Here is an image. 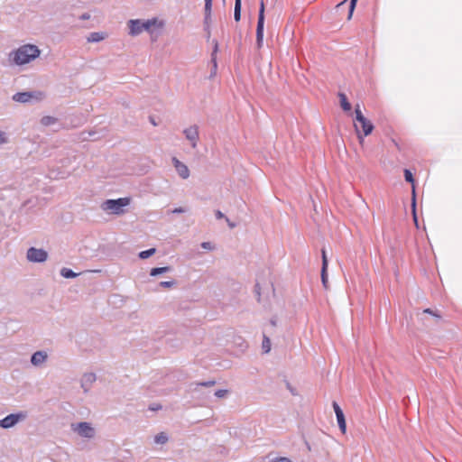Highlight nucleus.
I'll list each match as a JSON object with an SVG mask.
<instances>
[{
  "mask_svg": "<svg viewBox=\"0 0 462 462\" xmlns=\"http://www.w3.org/2000/svg\"><path fill=\"white\" fill-rule=\"evenodd\" d=\"M81 18H82V19H84V20H85V19H88V18H89V14H83V15L81 16Z\"/></svg>",
  "mask_w": 462,
  "mask_h": 462,
  "instance_id": "nucleus-41",
  "label": "nucleus"
},
{
  "mask_svg": "<svg viewBox=\"0 0 462 462\" xmlns=\"http://www.w3.org/2000/svg\"><path fill=\"white\" fill-rule=\"evenodd\" d=\"M327 270L328 269H324V267L321 268V282L325 289H328V282Z\"/></svg>",
  "mask_w": 462,
  "mask_h": 462,
  "instance_id": "nucleus-24",
  "label": "nucleus"
},
{
  "mask_svg": "<svg viewBox=\"0 0 462 462\" xmlns=\"http://www.w3.org/2000/svg\"><path fill=\"white\" fill-rule=\"evenodd\" d=\"M355 115L354 127L357 139L362 144L365 141V137L371 134L374 127L373 123L363 115L360 105L356 106Z\"/></svg>",
  "mask_w": 462,
  "mask_h": 462,
  "instance_id": "nucleus-2",
  "label": "nucleus"
},
{
  "mask_svg": "<svg viewBox=\"0 0 462 462\" xmlns=\"http://www.w3.org/2000/svg\"><path fill=\"white\" fill-rule=\"evenodd\" d=\"M7 142V137L5 133L0 132V144L5 143Z\"/></svg>",
  "mask_w": 462,
  "mask_h": 462,
  "instance_id": "nucleus-33",
  "label": "nucleus"
},
{
  "mask_svg": "<svg viewBox=\"0 0 462 462\" xmlns=\"http://www.w3.org/2000/svg\"><path fill=\"white\" fill-rule=\"evenodd\" d=\"M32 97L40 100L43 97V94L42 92H18L13 96V99L19 103H26Z\"/></svg>",
  "mask_w": 462,
  "mask_h": 462,
  "instance_id": "nucleus-8",
  "label": "nucleus"
},
{
  "mask_svg": "<svg viewBox=\"0 0 462 462\" xmlns=\"http://www.w3.org/2000/svg\"><path fill=\"white\" fill-rule=\"evenodd\" d=\"M172 163L175 167V170L177 171L180 177L186 180L189 177V170L186 164L181 162L179 159L176 157L172 158Z\"/></svg>",
  "mask_w": 462,
  "mask_h": 462,
  "instance_id": "nucleus-12",
  "label": "nucleus"
},
{
  "mask_svg": "<svg viewBox=\"0 0 462 462\" xmlns=\"http://www.w3.org/2000/svg\"><path fill=\"white\" fill-rule=\"evenodd\" d=\"M86 379H87L88 381H90V382H91V381H94V380H95V375H93V374L86 375Z\"/></svg>",
  "mask_w": 462,
  "mask_h": 462,
  "instance_id": "nucleus-38",
  "label": "nucleus"
},
{
  "mask_svg": "<svg viewBox=\"0 0 462 462\" xmlns=\"http://www.w3.org/2000/svg\"><path fill=\"white\" fill-rule=\"evenodd\" d=\"M131 203L130 197L119 198L117 199H106L101 205L104 211L110 212L114 215H122L125 212V208Z\"/></svg>",
  "mask_w": 462,
  "mask_h": 462,
  "instance_id": "nucleus-4",
  "label": "nucleus"
},
{
  "mask_svg": "<svg viewBox=\"0 0 462 462\" xmlns=\"http://www.w3.org/2000/svg\"><path fill=\"white\" fill-rule=\"evenodd\" d=\"M264 35V3L261 0L259 6L258 21L256 26V44L260 49L263 45Z\"/></svg>",
  "mask_w": 462,
  "mask_h": 462,
  "instance_id": "nucleus-5",
  "label": "nucleus"
},
{
  "mask_svg": "<svg viewBox=\"0 0 462 462\" xmlns=\"http://www.w3.org/2000/svg\"><path fill=\"white\" fill-rule=\"evenodd\" d=\"M213 43H214V48H213V51L211 53V62L213 65V72L215 74L217 68V52H218V42H217V41H214Z\"/></svg>",
  "mask_w": 462,
  "mask_h": 462,
  "instance_id": "nucleus-15",
  "label": "nucleus"
},
{
  "mask_svg": "<svg viewBox=\"0 0 462 462\" xmlns=\"http://www.w3.org/2000/svg\"><path fill=\"white\" fill-rule=\"evenodd\" d=\"M227 393H228V391L226 390V389H219V390L215 392V395L217 398H223V397H225L227 394Z\"/></svg>",
  "mask_w": 462,
  "mask_h": 462,
  "instance_id": "nucleus-28",
  "label": "nucleus"
},
{
  "mask_svg": "<svg viewBox=\"0 0 462 462\" xmlns=\"http://www.w3.org/2000/svg\"><path fill=\"white\" fill-rule=\"evenodd\" d=\"M212 16V0H205V16H204V23L205 29L209 32L210 23Z\"/></svg>",
  "mask_w": 462,
  "mask_h": 462,
  "instance_id": "nucleus-13",
  "label": "nucleus"
},
{
  "mask_svg": "<svg viewBox=\"0 0 462 462\" xmlns=\"http://www.w3.org/2000/svg\"><path fill=\"white\" fill-rule=\"evenodd\" d=\"M150 409H151L152 411H158V410H160V409H161V406H160V405L152 406Z\"/></svg>",
  "mask_w": 462,
  "mask_h": 462,
  "instance_id": "nucleus-39",
  "label": "nucleus"
},
{
  "mask_svg": "<svg viewBox=\"0 0 462 462\" xmlns=\"http://www.w3.org/2000/svg\"><path fill=\"white\" fill-rule=\"evenodd\" d=\"M72 430L78 432L80 436L88 439L92 438L95 433L94 429L88 422H79L77 424H72Z\"/></svg>",
  "mask_w": 462,
  "mask_h": 462,
  "instance_id": "nucleus-7",
  "label": "nucleus"
},
{
  "mask_svg": "<svg viewBox=\"0 0 462 462\" xmlns=\"http://www.w3.org/2000/svg\"><path fill=\"white\" fill-rule=\"evenodd\" d=\"M423 312H424V313H427V314H430V315H431V316H433V317H435V318H437V319H439L441 318V316H440L439 313L434 312V311H433V310H431L430 309H425V310H423Z\"/></svg>",
  "mask_w": 462,
  "mask_h": 462,
  "instance_id": "nucleus-29",
  "label": "nucleus"
},
{
  "mask_svg": "<svg viewBox=\"0 0 462 462\" xmlns=\"http://www.w3.org/2000/svg\"><path fill=\"white\" fill-rule=\"evenodd\" d=\"M273 462H291V461L287 457H278V458H275Z\"/></svg>",
  "mask_w": 462,
  "mask_h": 462,
  "instance_id": "nucleus-35",
  "label": "nucleus"
},
{
  "mask_svg": "<svg viewBox=\"0 0 462 462\" xmlns=\"http://www.w3.org/2000/svg\"><path fill=\"white\" fill-rule=\"evenodd\" d=\"M106 38V34L104 32H91L88 37V42H98L103 41Z\"/></svg>",
  "mask_w": 462,
  "mask_h": 462,
  "instance_id": "nucleus-16",
  "label": "nucleus"
},
{
  "mask_svg": "<svg viewBox=\"0 0 462 462\" xmlns=\"http://www.w3.org/2000/svg\"><path fill=\"white\" fill-rule=\"evenodd\" d=\"M185 137L190 142L193 148L197 147L199 141V128L197 125H191L183 131Z\"/></svg>",
  "mask_w": 462,
  "mask_h": 462,
  "instance_id": "nucleus-11",
  "label": "nucleus"
},
{
  "mask_svg": "<svg viewBox=\"0 0 462 462\" xmlns=\"http://www.w3.org/2000/svg\"><path fill=\"white\" fill-rule=\"evenodd\" d=\"M234 18L236 22L241 19V1L235 2Z\"/></svg>",
  "mask_w": 462,
  "mask_h": 462,
  "instance_id": "nucleus-21",
  "label": "nucleus"
},
{
  "mask_svg": "<svg viewBox=\"0 0 462 462\" xmlns=\"http://www.w3.org/2000/svg\"><path fill=\"white\" fill-rule=\"evenodd\" d=\"M201 247L204 248V249H207V250H212L213 249V246L211 245V244L209 242H203L201 244Z\"/></svg>",
  "mask_w": 462,
  "mask_h": 462,
  "instance_id": "nucleus-34",
  "label": "nucleus"
},
{
  "mask_svg": "<svg viewBox=\"0 0 462 462\" xmlns=\"http://www.w3.org/2000/svg\"><path fill=\"white\" fill-rule=\"evenodd\" d=\"M183 212H185V209H184V208H174V209L172 210V213H175V214H178V213H183Z\"/></svg>",
  "mask_w": 462,
  "mask_h": 462,
  "instance_id": "nucleus-37",
  "label": "nucleus"
},
{
  "mask_svg": "<svg viewBox=\"0 0 462 462\" xmlns=\"http://www.w3.org/2000/svg\"><path fill=\"white\" fill-rule=\"evenodd\" d=\"M356 2H357V0H350L349 18L352 15V13H353V11L355 9Z\"/></svg>",
  "mask_w": 462,
  "mask_h": 462,
  "instance_id": "nucleus-32",
  "label": "nucleus"
},
{
  "mask_svg": "<svg viewBox=\"0 0 462 462\" xmlns=\"http://www.w3.org/2000/svg\"><path fill=\"white\" fill-rule=\"evenodd\" d=\"M333 409L336 414L337 421L338 424V427L343 434L346 432V423L344 412L340 406L337 404V402H333Z\"/></svg>",
  "mask_w": 462,
  "mask_h": 462,
  "instance_id": "nucleus-10",
  "label": "nucleus"
},
{
  "mask_svg": "<svg viewBox=\"0 0 462 462\" xmlns=\"http://www.w3.org/2000/svg\"><path fill=\"white\" fill-rule=\"evenodd\" d=\"M263 349L264 353H269L271 350V341L268 337L264 336L263 340Z\"/></svg>",
  "mask_w": 462,
  "mask_h": 462,
  "instance_id": "nucleus-25",
  "label": "nucleus"
},
{
  "mask_svg": "<svg viewBox=\"0 0 462 462\" xmlns=\"http://www.w3.org/2000/svg\"><path fill=\"white\" fill-rule=\"evenodd\" d=\"M154 441L157 444H164L168 441V436L164 432H161L154 437Z\"/></svg>",
  "mask_w": 462,
  "mask_h": 462,
  "instance_id": "nucleus-22",
  "label": "nucleus"
},
{
  "mask_svg": "<svg viewBox=\"0 0 462 462\" xmlns=\"http://www.w3.org/2000/svg\"><path fill=\"white\" fill-rule=\"evenodd\" d=\"M215 383H216L215 381H207V382L199 383V385L205 386V387H209V386H213Z\"/></svg>",
  "mask_w": 462,
  "mask_h": 462,
  "instance_id": "nucleus-31",
  "label": "nucleus"
},
{
  "mask_svg": "<svg viewBox=\"0 0 462 462\" xmlns=\"http://www.w3.org/2000/svg\"><path fill=\"white\" fill-rule=\"evenodd\" d=\"M404 178L405 180L412 184V194L415 196V186H414V178L411 171L408 169L404 170Z\"/></svg>",
  "mask_w": 462,
  "mask_h": 462,
  "instance_id": "nucleus-18",
  "label": "nucleus"
},
{
  "mask_svg": "<svg viewBox=\"0 0 462 462\" xmlns=\"http://www.w3.org/2000/svg\"><path fill=\"white\" fill-rule=\"evenodd\" d=\"M226 221H227V223H228V226H229L231 228L235 227V224H234V223H231V222L229 221V219H228V218H226Z\"/></svg>",
  "mask_w": 462,
  "mask_h": 462,
  "instance_id": "nucleus-40",
  "label": "nucleus"
},
{
  "mask_svg": "<svg viewBox=\"0 0 462 462\" xmlns=\"http://www.w3.org/2000/svg\"><path fill=\"white\" fill-rule=\"evenodd\" d=\"M154 253H155V248H150L148 250L140 252L139 257L141 259H146V258L152 256Z\"/></svg>",
  "mask_w": 462,
  "mask_h": 462,
  "instance_id": "nucleus-23",
  "label": "nucleus"
},
{
  "mask_svg": "<svg viewBox=\"0 0 462 462\" xmlns=\"http://www.w3.org/2000/svg\"><path fill=\"white\" fill-rule=\"evenodd\" d=\"M129 34L131 36H137L143 31L152 32L153 27H162L163 23L159 21L157 18L148 19L142 21L139 19H132L128 22Z\"/></svg>",
  "mask_w": 462,
  "mask_h": 462,
  "instance_id": "nucleus-3",
  "label": "nucleus"
},
{
  "mask_svg": "<svg viewBox=\"0 0 462 462\" xmlns=\"http://www.w3.org/2000/svg\"><path fill=\"white\" fill-rule=\"evenodd\" d=\"M54 122H55V118H53L51 116H44L41 120V123L43 125H52Z\"/></svg>",
  "mask_w": 462,
  "mask_h": 462,
  "instance_id": "nucleus-26",
  "label": "nucleus"
},
{
  "mask_svg": "<svg viewBox=\"0 0 462 462\" xmlns=\"http://www.w3.org/2000/svg\"><path fill=\"white\" fill-rule=\"evenodd\" d=\"M60 274L62 277L66 279L75 278L79 275V273H74L72 270L69 268H62L60 271Z\"/></svg>",
  "mask_w": 462,
  "mask_h": 462,
  "instance_id": "nucleus-19",
  "label": "nucleus"
},
{
  "mask_svg": "<svg viewBox=\"0 0 462 462\" xmlns=\"http://www.w3.org/2000/svg\"><path fill=\"white\" fill-rule=\"evenodd\" d=\"M215 215L217 219H221L225 217L224 214L220 210H217Z\"/></svg>",
  "mask_w": 462,
  "mask_h": 462,
  "instance_id": "nucleus-36",
  "label": "nucleus"
},
{
  "mask_svg": "<svg viewBox=\"0 0 462 462\" xmlns=\"http://www.w3.org/2000/svg\"><path fill=\"white\" fill-rule=\"evenodd\" d=\"M338 97L342 109L346 112H349L351 110V104L348 102L346 96L344 93H339Z\"/></svg>",
  "mask_w": 462,
  "mask_h": 462,
  "instance_id": "nucleus-17",
  "label": "nucleus"
},
{
  "mask_svg": "<svg viewBox=\"0 0 462 462\" xmlns=\"http://www.w3.org/2000/svg\"><path fill=\"white\" fill-rule=\"evenodd\" d=\"M321 255H322V267H324V269H328V258H327V254H326V250L324 248L321 250Z\"/></svg>",
  "mask_w": 462,
  "mask_h": 462,
  "instance_id": "nucleus-27",
  "label": "nucleus"
},
{
  "mask_svg": "<svg viewBox=\"0 0 462 462\" xmlns=\"http://www.w3.org/2000/svg\"><path fill=\"white\" fill-rule=\"evenodd\" d=\"M41 54V50L34 44H23L8 54V60L17 66L26 65L36 60Z\"/></svg>",
  "mask_w": 462,
  "mask_h": 462,
  "instance_id": "nucleus-1",
  "label": "nucleus"
},
{
  "mask_svg": "<svg viewBox=\"0 0 462 462\" xmlns=\"http://www.w3.org/2000/svg\"><path fill=\"white\" fill-rule=\"evenodd\" d=\"M24 417L25 415L23 413L9 414L4 419L0 420V427L3 429L12 428Z\"/></svg>",
  "mask_w": 462,
  "mask_h": 462,
  "instance_id": "nucleus-9",
  "label": "nucleus"
},
{
  "mask_svg": "<svg viewBox=\"0 0 462 462\" xmlns=\"http://www.w3.org/2000/svg\"><path fill=\"white\" fill-rule=\"evenodd\" d=\"M169 271H170V267H168V266H165V267H156V268H152L151 270L150 275L151 276H157L159 274L167 273Z\"/></svg>",
  "mask_w": 462,
  "mask_h": 462,
  "instance_id": "nucleus-20",
  "label": "nucleus"
},
{
  "mask_svg": "<svg viewBox=\"0 0 462 462\" xmlns=\"http://www.w3.org/2000/svg\"><path fill=\"white\" fill-rule=\"evenodd\" d=\"M47 359V355L44 352L37 351L32 356L31 362L34 365H39L44 363Z\"/></svg>",
  "mask_w": 462,
  "mask_h": 462,
  "instance_id": "nucleus-14",
  "label": "nucleus"
},
{
  "mask_svg": "<svg viewBox=\"0 0 462 462\" xmlns=\"http://www.w3.org/2000/svg\"><path fill=\"white\" fill-rule=\"evenodd\" d=\"M174 283H175V282H174L173 281H170V282H162L160 283V285H161L162 287H164V288H171V287H172V286L174 285Z\"/></svg>",
  "mask_w": 462,
  "mask_h": 462,
  "instance_id": "nucleus-30",
  "label": "nucleus"
},
{
  "mask_svg": "<svg viewBox=\"0 0 462 462\" xmlns=\"http://www.w3.org/2000/svg\"><path fill=\"white\" fill-rule=\"evenodd\" d=\"M27 260L32 263H43L48 258V253L42 248L30 247L26 254Z\"/></svg>",
  "mask_w": 462,
  "mask_h": 462,
  "instance_id": "nucleus-6",
  "label": "nucleus"
}]
</instances>
